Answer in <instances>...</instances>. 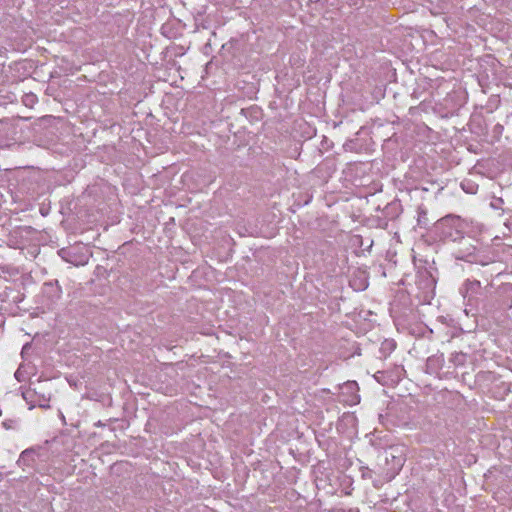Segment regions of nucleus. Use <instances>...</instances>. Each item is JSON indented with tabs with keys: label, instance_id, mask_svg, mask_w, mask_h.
<instances>
[{
	"label": "nucleus",
	"instance_id": "1",
	"mask_svg": "<svg viewBox=\"0 0 512 512\" xmlns=\"http://www.w3.org/2000/svg\"><path fill=\"white\" fill-rule=\"evenodd\" d=\"M3 425L7 428V429H10L12 428V421H10V423H7V422H4Z\"/></svg>",
	"mask_w": 512,
	"mask_h": 512
}]
</instances>
